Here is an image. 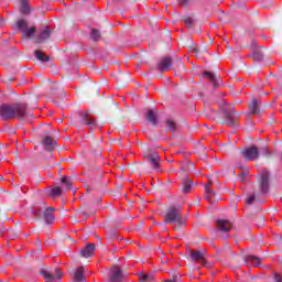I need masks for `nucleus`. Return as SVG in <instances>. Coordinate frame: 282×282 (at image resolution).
<instances>
[{
  "mask_svg": "<svg viewBox=\"0 0 282 282\" xmlns=\"http://www.w3.org/2000/svg\"><path fill=\"white\" fill-rule=\"evenodd\" d=\"M182 21H184L186 28H195V23H197V20L195 19V13H192L191 15H184L182 18Z\"/></svg>",
  "mask_w": 282,
  "mask_h": 282,
  "instance_id": "nucleus-21",
  "label": "nucleus"
},
{
  "mask_svg": "<svg viewBox=\"0 0 282 282\" xmlns=\"http://www.w3.org/2000/svg\"><path fill=\"white\" fill-rule=\"evenodd\" d=\"M245 261L253 263V265H256V268H259L263 261V259L254 256V254H248L245 258Z\"/></svg>",
  "mask_w": 282,
  "mask_h": 282,
  "instance_id": "nucleus-22",
  "label": "nucleus"
},
{
  "mask_svg": "<svg viewBox=\"0 0 282 282\" xmlns=\"http://www.w3.org/2000/svg\"><path fill=\"white\" fill-rule=\"evenodd\" d=\"M43 217L46 224H54V219H56L54 217V207L46 208L45 212L43 213Z\"/></svg>",
  "mask_w": 282,
  "mask_h": 282,
  "instance_id": "nucleus-19",
  "label": "nucleus"
},
{
  "mask_svg": "<svg viewBox=\"0 0 282 282\" xmlns=\"http://www.w3.org/2000/svg\"><path fill=\"white\" fill-rule=\"evenodd\" d=\"M143 156L149 162V164H151L154 171L160 170V154L155 150L145 149L143 151Z\"/></svg>",
  "mask_w": 282,
  "mask_h": 282,
  "instance_id": "nucleus-4",
  "label": "nucleus"
},
{
  "mask_svg": "<svg viewBox=\"0 0 282 282\" xmlns=\"http://www.w3.org/2000/svg\"><path fill=\"white\" fill-rule=\"evenodd\" d=\"M113 1H115V3H120L121 0H113Z\"/></svg>",
  "mask_w": 282,
  "mask_h": 282,
  "instance_id": "nucleus-47",
  "label": "nucleus"
},
{
  "mask_svg": "<svg viewBox=\"0 0 282 282\" xmlns=\"http://www.w3.org/2000/svg\"><path fill=\"white\" fill-rule=\"evenodd\" d=\"M33 215H34L35 219H39L41 217V209H35L33 212Z\"/></svg>",
  "mask_w": 282,
  "mask_h": 282,
  "instance_id": "nucleus-39",
  "label": "nucleus"
},
{
  "mask_svg": "<svg viewBox=\"0 0 282 282\" xmlns=\"http://www.w3.org/2000/svg\"><path fill=\"white\" fill-rule=\"evenodd\" d=\"M41 276H44L46 282H52L54 281V275H52V273H50L48 271L42 270L40 272Z\"/></svg>",
  "mask_w": 282,
  "mask_h": 282,
  "instance_id": "nucleus-29",
  "label": "nucleus"
},
{
  "mask_svg": "<svg viewBox=\"0 0 282 282\" xmlns=\"http://www.w3.org/2000/svg\"><path fill=\"white\" fill-rule=\"evenodd\" d=\"M165 124H166V129H169V131H176V129H177V123H175L173 120L165 121Z\"/></svg>",
  "mask_w": 282,
  "mask_h": 282,
  "instance_id": "nucleus-32",
  "label": "nucleus"
},
{
  "mask_svg": "<svg viewBox=\"0 0 282 282\" xmlns=\"http://www.w3.org/2000/svg\"><path fill=\"white\" fill-rule=\"evenodd\" d=\"M90 39L91 41H100V39H102V34H100V30L91 29Z\"/></svg>",
  "mask_w": 282,
  "mask_h": 282,
  "instance_id": "nucleus-25",
  "label": "nucleus"
},
{
  "mask_svg": "<svg viewBox=\"0 0 282 282\" xmlns=\"http://www.w3.org/2000/svg\"><path fill=\"white\" fill-rule=\"evenodd\" d=\"M42 147L45 151H54L57 147V142L55 141L54 137L45 134L42 139Z\"/></svg>",
  "mask_w": 282,
  "mask_h": 282,
  "instance_id": "nucleus-8",
  "label": "nucleus"
},
{
  "mask_svg": "<svg viewBox=\"0 0 282 282\" xmlns=\"http://www.w3.org/2000/svg\"><path fill=\"white\" fill-rule=\"evenodd\" d=\"M189 259L194 263H203V265H206V251L204 249H202V250H191L189 251Z\"/></svg>",
  "mask_w": 282,
  "mask_h": 282,
  "instance_id": "nucleus-7",
  "label": "nucleus"
},
{
  "mask_svg": "<svg viewBox=\"0 0 282 282\" xmlns=\"http://www.w3.org/2000/svg\"><path fill=\"white\" fill-rule=\"evenodd\" d=\"M165 224H172L173 226H184L186 220L182 217V206L172 205L169 207L165 214Z\"/></svg>",
  "mask_w": 282,
  "mask_h": 282,
  "instance_id": "nucleus-2",
  "label": "nucleus"
},
{
  "mask_svg": "<svg viewBox=\"0 0 282 282\" xmlns=\"http://www.w3.org/2000/svg\"><path fill=\"white\" fill-rule=\"evenodd\" d=\"M269 188H270V173L264 172L261 175L260 191L261 193H268Z\"/></svg>",
  "mask_w": 282,
  "mask_h": 282,
  "instance_id": "nucleus-12",
  "label": "nucleus"
},
{
  "mask_svg": "<svg viewBox=\"0 0 282 282\" xmlns=\"http://www.w3.org/2000/svg\"><path fill=\"white\" fill-rule=\"evenodd\" d=\"M249 111L250 113H253V116L261 113V101H259L257 98H253L249 104Z\"/></svg>",
  "mask_w": 282,
  "mask_h": 282,
  "instance_id": "nucleus-15",
  "label": "nucleus"
},
{
  "mask_svg": "<svg viewBox=\"0 0 282 282\" xmlns=\"http://www.w3.org/2000/svg\"><path fill=\"white\" fill-rule=\"evenodd\" d=\"M181 189L185 195H187V193H191V191H193V181L188 178H183L181 182Z\"/></svg>",
  "mask_w": 282,
  "mask_h": 282,
  "instance_id": "nucleus-18",
  "label": "nucleus"
},
{
  "mask_svg": "<svg viewBox=\"0 0 282 282\" xmlns=\"http://www.w3.org/2000/svg\"><path fill=\"white\" fill-rule=\"evenodd\" d=\"M128 80H130L129 75H122V77H120L117 83H118L119 87H124V85H127Z\"/></svg>",
  "mask_w": 282,
  "mask_h": 282,
  "instance_id": "nucleus-33",
  "label": "nucleus"
},
{
  "mask_svg": "<svg viewBox=\"0 0 282 282\" xmlns=\"http://www.w3.org/2000/svg\"><path fill=\"white\" fill-rule=\"evenodd\" d=\"M17 28L18 30H25V28H28V21L25 20H18L17 21Z\"/></svg>",
  "mask_w": 282,
  "mask_h": 282,
  "instance_id": "nucleus-34",
  "label": "nucleus"
},
{
  "mask_svg": "<svg viewBox=\"0 0 282 282\" xmlns=\"http://www.w3.org/2000/svg\"><path fill=\"white\" fill-rule=\"evenodd\" d=\"M51 274L52 276H54V281L56 280L61 281V279H63L64 276V273L59 268L54 269Z\"/></svg>",
  "mask_w": 282,
  "mask_h": 282,
  "instance_id": "nucleus-27",
  "label": "nucleus"
},
{
  "mask_svg": "<svg viewBox=\"0 0 282 282\" xmlns=\"http://www.w3.org/2000/svg\"><path fill=\"white\" fill-rule=\"evenodd\" d=\"M35 33H36V26H32L31 29H26V30L23 31V34H24L25 39H30Z\"/></svg>",
  "mask_w": 282,
  "mask_h": 282,
  "instance_id": "nucleus-30",
  "label": "nucleus"
},
{
  "mask_svg": "<svg viewBox=\"0 0 282 282\" xmlns=\"http://www.w3.org/2000/svg\"><path fill=\"white\" fill-rule=\"evenodd\" d=\"M261 221H262V224H263V218H261Z\"/></svg>",
  "mask_w": 282,
  "mask_h": 282,
  "instance_id": "nucleus-49",
  "label": "nucleus"
},
{
  "mask_svg": "<svg viewBox=\"0 0 282 282\" xmlns=\"http://www.w3.org/2000/svg\"><path fill=\"white\" fill-rule=\"evenodd\" d=\"M241 155L245 158L246 162H254L256 160H259V155H261V153L257 145H251L242 150Z\"/></svg>",
  "mask_w": 282,
  "mask_h": 282,
  "instance_id": "nucleus-5",
  "label": "nucleus"
},
{
  "mask_svg": "<svg viewBox=\"0 0 282 282\" xmlns=\"http://www.w3.org/2000/svg\"><path fill=\"white\" fill-rule=\"evenodd\" d=\"M0 116L3 120L18 118L24 122H32V113L28 111V106L25 104H3L0 106Z\"/></svg>",
  "mask_w": 282,
  "mask_h": 282,
  "instance_id": "nucleus-1",
  "label": "nucleus"
},
{
  "mask_svg": "<svg viewBox=\"0 0 282 282\" xmlns=\"http://www.w3.org/2000/svg\"><path fill=\"white\" fill-rule=\"evenodd\" d=\"M85 267H79L74 272V281L75 282H86L87 278H85Z\"/></svg>",
  "mask_w": 282,
  "mask_h": 282,
  "instance_id": "nucleus-17",
  "label": "nucleus"
},
{
  "mask_svg": "<svg viewBox=\"0 0 282 282\" xmlns=\"http://www.w3.org/2000/svg\"><path fill=\"white\" fill-rule=\"evenodd\" d=\"M145 120L155 127L158 124V112L151 109L148 110L145 113Z\"/></svg>",
  "mask_w": 282,
  "mask_h": 282,
  "instance_id": "nucleus-20",
  "label": "nucleus"
},
{
  "mask_svg": "<svg viewBox=\"0 0 282 282\" xmlns=\"http://www.w3.org/2000/svg\"><path fill=\"white\" fill-rule=\"evenodd\" d=\"M110 239H116V230L115 229H112L110 231Z\"/></svg>",
  "mask_w": 282,
  "mask_h": 282,
  "instance_id": "nucleus-43",
  "label": "nucleus"
},
{
  "mask_svg": "<svg viewBox=\"0 0 282 282\" xmlns=\"http://www.w3.org/2000/svg\"><path fill=\"white\" fill-rule=\"evenodd\" d=\"M178 3H181V6H188L191 3V0H178Z\"/></svg>",
  "mask_w": 282,
  "mask_h": 282,
  "instance_id": "nucleus-40",
  "label": "nucleus"
},
{
  "mask_svg": "<svg viewBox=\"0 0 282 282\" xmlns=\"http://www.w3.org/2000/svg\"><path fill=\"white\" fill-rule=\"evenodd\" d=\"M176 63L180 70L184 69V63H182V59H176Z\"/></svg>",
  "mask_w": 282,
  "mask_h": 282,
  "instance_id": "nucleus-41",
  "label": "nucleus"
},
{
  "mask_svg": "<svg viewBox=\"0 0 282 282\" xmlns=\"http://www.w3.org/2000/svg\"><path fill=\"white\" fill-rule=\"evenodd\" d=\"M173 65V58L171 56H165L161 58L158 63L159 72H169Z\"/></svg>",
  "mask_w": 282,
  "mask_h": 282,
  "instance_id": "nucleus-9",
  "label": "nucleus"
},
{
  "mask_svg": "<svg viewBox=\"0 0 282 282\" xmlns=\"http://www.w3.org/2000/svg\"><path fill=\"white\" fill-rule=\"evenodd\" d=\"M20 12L22 14H30V4L26 0L21 1Z\"/></svg>",
  "mask_w": 282,
  "mask_h": 282,
  "instance_id": "nucleus-26",
  "label": "nucleus"
},
{
  "mask_svg": "<svg viewBox=\"0 0 282 282\" xmlns=\"http://www.w3.org/2000/svg\"><path fill=\"white\" fill-rule=\"evenodd\" d=\"M205 192H206V193H213V191H210V188L208 187V185H205Z\"/></svg>",
  "mask_w": 282,
  "mask_h": 282,
  "instance_id": "nucleus-45",
  "label": "nucleus"
},
{
  "mask_svg": "<svg viewBox=\"0 0 282 282\" xmlns=\"http://www.w3.org/2000/svg\"><path fill=\"white\" fill-rule=\"evenodd\" d=\"M3 23H6V21L3 20V18H0V26L3 25Z\"/></svg>",
  "mask_w": 282,
  "mask_h": 282,
  "instance_id": "nucleus-46",
  "label": "nucleus"
},
{
  "mask_svg": "<svg viewBox=\"0 0 282 282\" xmlns=\"http://www.w3.org/2000/svg\"><path fill=\"white\" fill-rule=\"evenodd\" d=\"M96 252V243H88L79 251V256L84 259H91Z\"/></svg>",
  "mask_w": 282,
  "mask_h": 282,
  "instance_id": "nucleus-10",
  "label": "nucleus"
},
{
  "mask_svg": "<svg viewBox=\"0 0 282 282\" xmlns=\"http://www.w3.org/2000/svg\"><path fill=\"white\" fill-rule=\"evenodd\" d=\"M254 199H256L254 196H249V197L246 198L245 204H246L247 206H250V205L253 204Z\"/></svg>",
  "mask_w": 282,
  "mask_h": 282,
  "instance_id": "nucleus-36",
  "label": "nucleus"
},
{
  "mask_svg": "<svg viewBox=\"0 0 282 282\" xmlns=\"http://www.w3.org/2000/svg\"><path fill=\"white\" fill-rule=\"evenodd\" d=\"M217 228L220 232H230L232 230V223L226 219H218Z\"/></svg>",
  "mask_w": 282,
  "mask_h": 282,
  "instance_id": "nucleus-13",
  "label": "nucleus"
},
{
  "mask_svg": "<svg viewBox=\"0 0 282 282\" xmlns=\"http://www.w3.org/2000/svg\"><path fill=\"white\" fill-rule=\"evenodd\" d=\"M122 281V270L118 267H113L111 269V275L109 282H120Z\"/></svg>",
  "mask_w": 282,
  "mask_h": 282,
  "instance_id": "nucleus-16",
  "label": "nucleus"
},
{
  "mask_svg": "<svg viewBox=\"0 0 282 282\" xmlns=\"http://www.w3.org/2000/svg\"><path fill=\"white\" fill-rule=\"evenodd\" d=\"M242 175H248V172H242Z\"/></svg>",
  "mask_w": 282,
  "mask_h": 282,
  "instance_id": "nucleus-48",
  "label": "nucleus"
},
{
  "mask_svg": "<svg viewBox=\"0 0 282 282\" xmlns=\"http://www.w3.org/2000/svg\"><path fill=\"white\" fill-rule=\"evenodd\" d=\"M34 56L35 58H37V61H41L42 63H50V56L43 54V52L39 50L34 52Z\"/></svg>",
  "mask_w": 282,
  "mask_h": 282,
  "instance_id": "nucleus-23",
  "label": "nucleus"
},
{
  "mask_svg": "<svg viewBox=\"0 0 282 282\" xmlns=\"http://www.w3.org/2000/svg\"><path fill=\"white\" fill-rule=\"evenodd\" d=\"M219 124H226L227 127H231L235 129L239 124V112L231 110H224L223 117L218 118Z\"/></svg>",
  "mask_w": 282,
  "mask_h": 282,
  "instance_id": "nucleus-3",
  "label": "nucleus"
},
{
  "mask_svg": "<svg viewBox=\"0 0 282 282\" xmlns=\"http://www.w3.org/2000/svg\"><path fill=\"white\" fill-rule=\"evenodd\" d=\"M192 50H193V52H195L196 54H197V52H199V51L197 50V45H196V44H194V46H192Z\"/></svg>",
  "mask_w": 282,
  "mask_h": 282,
  "instance_id": "nucleus-44",
  "label": "nucleus"
},
{
  "mask_svg": "<svg viewBox=\"0 0 282 282\" xmlns=\"http://www.w3.org/2000/svg\"><path fill=\"white\" fill-rule=\"evenodd\" d=\"M50 195L53 197H61V195H63V188L56 186V187H52Z\"/></svg>",
  "mask_w": 282,
  "mask_h": 282,
  "instance_id": "nucleus-28",
  "label": "nucleus"
},
{
  "mask_svg": "<svg viewBox=\"0 0 282 282\" xmlns=\"http://www.w3.org/2000/svg\"><path fill=\"white\" fill-rule=\"evenodd\" d=\"M50 36H52V31L50 28H45L34 40V43L41 44L46 43V41H50Z\"/></svg>",
  "mask_w": 282,
  "mask_h": 282,
  "instance_id": "nucleus-11",
  "label": "nucleus"
},
{
  "mask_svg": "<svg viewBox=\"0 0 282 282\" xmlns=\"http://www.w3.org/2000/svg\"><path fill=\"white\" fill-rule=\"evenodd\" d=\"M262 154L263 155H270V150L268 149V147L262 148Z\"/></svg>",
  "mask_w": 282,
  "mask_h": 282,
  "instance_id": "nucleus-42",
  "label": "nucleus"
},
{
  "mask_svg": "<svg viewBox=\"0 0 282 282\" xmlns=\"http://www.w3.org/2000/svg\"><path fill=\"white\" fill-rule=\"evenodd\" d=\"M61 183L66 185L67 191H72V178L64 176L61 178Z\"/></svg>",
  "mask_w": 282,
  "mask_h": 282,
  "instance_id": "nucleus-31",
  "label": "nucleus"
},
{
  "mask_svg": "<svg viewBox=\"0 0 282 282\" xmlns=\"http://www.w3.org/2000/svg\"><path fill=\"white\" fill-rule=\"evenodd\" d=\"M182 281V276L175 274L171 280H165L164 282H180Z\"/></svg>",
  "mask_w": 282,
  "mask_h": 282,
  "instance_id": "nucleus-37",
  "label": "nucleus"
},
{
  "mask_svg": "<svg viewBox=\"0 0 282 282\" xmlns=\"http://www.w3.org/2000/svg\"><path fill=\"white\" fill-rule=\"evenodd\" d=\"M79 217H83V219H85V221H87V219H89V212L87 209H83L78 213Z\"/></svg>",
  "mask_w": 282,
  "mask_h": 282,
  "instance_id": "nucleus-35",
  "label": "nucleus"
},
{
  "mask_svg": "<svg viewBox=\"0 0 282 282\" xmlns=\"http://www.w3.org/2000/svg\"><path fill=\"white\" fill-rule=\"evenodd\" d=\"M78 122L82 127H98V122L91 117V112L89 110L79 112Z\"/></svg>",
  "mask_w": 282,
  "mask_h": 282,
  "instance_id": "nucleus-6",
  "label": "nucleus"
},
{
  "mask_svg": "<svg viewBox=\"0 0 282 282\" xmlns=\"http://www.w3.org/2000/svg\"><path fill=\"white\" fill-rule=\"evenodd\" d=\"M273 279H274L275 282H282L281 275L276 272L273 273Z\"/></svg>",
  "mask_w": 282,
  "mask_h": 282,
  "instance_id": "nucleus-38",
  "label": "nucleus"
},
{
  "mask_svg": "<svg viewBox=\"0 0 282 282\" xmlns=\"http://www.w3.org/2000/svg\"><path fill=\"white\" fill-rule=\"evenodd\" d=\"M203 76L209 79L213 87H219V85H221V77H219L218 75H215L210 72H205Z\"/></svg>",
  "mask_w": 282,
  "mask_h": 282,
  "instance_id": "nucleus-14",
  "label": "nucleus"
},
{
  "mask_svg": "<svg viewBox=\"0 0 282 282\" xmlns=\"http://www.w3.org/2000/svg\"><path fill=\"white\" fill-rule=\"evenodd\" d=\"M140 282H153L155 281V276L152 273H141L139 275Z\"/></svg>",
  "mask_w": 282,
  "mask_h": 282,
  "instance_id": "nucleus-24",
  "label": "nucleus"
}]
</instances>
